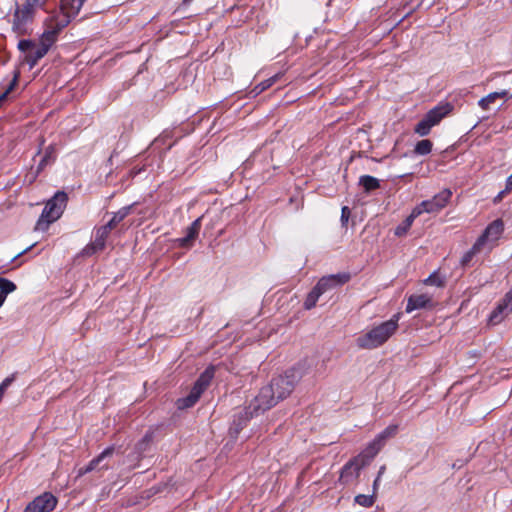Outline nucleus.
<instances>
[{
    "label": "nucleus",
    "mask_w": 512,
    "mask_h": 512,
    "mask_svg": "<svg viewBox=\"0 0 512 512\" xmlns=\"http://www.w3.org/2000/svg\"><path fill=\"white\" fill-rule=\"evenodd\" d=\"M278 402L279 400L271 387L268 385L262 387L249 406L244 411L234 415L233 426L230 428L231 433L238 434L246 421L260 413H264Z\"/></svg>",
    "instance_id": "f257e3e1"
},
{
    "label": "nucleus",
    "mask_w": 512,
    "mask_h": 512,
    "mask_svg": "<svg viewBox=\"0 0 512 512\" xmlns=\"http://www.w3.org/2000/svg\"><path fill=\"white\" fill-rule=\"evenodd\" d=\"M400 314H394L389 320L373 327L356 340L357 346L362 349H375L383 345L397 330Z\"/></svg>",
    "instance_id": "f03ea898"
},
{
    "label": "nucleus",
    "mask_w": 512,
    "mask_h": 512,
    "mask_svg": "<svg viewBox=\"0 0 512 512\" xmlns=\"http://www.w3.org/2000/svg\"><path fill=\"white\" fill-rule=\"evenodd\" d=\"M68 202V196L64 191H58L47 201L36 223L35 230L45 231L49 225L58 220L63 214Z\"/></svg>",
    "instance_id": "7ed1b4c3"
},
{
    "label": "nucleus",
    "mask_w": 512,
    "mask_h": 512,
    "mask_svg": "<svg viewBox=\"0 0 512 512\" xmlns=\"http://www.w3.org/2000/svg\"><path fill=\"white\" fill-rule=\"evenodd\" d=\"M303 375L302 365L298 364L287 370L284 375L273 378L268 386L273 389L276 397L281 401L292 393L295 385L300 381Z\"/></svg>",
    "instance_id": "20e7f679"
},
{
    "label": "nucleus",
    "mask_w": 512,
    "mask_h": 512,
    "mask_svg": "<svg viewBox=\"0 0 512 512\" xmlns=\"http://www.w3.org/2000/svg\"><path fill=\"white\" fill-rule=\"evenodd\" d=\"M215 374V368L213 366L207 367L198 377L194 383L190 393L181 399H178L177 405L180 409H186L194 406L201 397L202 393L210 385Z\"/></svg>",
    "instance_id": "39448f33"
},
{
    "label": "nucleus",
    "mask_w": 512,
    "mask_h": 512,
    "mask_svg": "<svg viewBox=\"0 0 512 512\" xmlns=\"http://www.w3.org/2000/svg\"><path fill=\"white\" fill-rule=\"evenodd\" d=\"M365 466H367V460H363V456H355L350 459L341 469L339 482L343 485L355 483Z\"/></svg>",
    "instance_id": "423d86ee"
},
{
    "label": "nucleus",
    "mask_w": 512,
    "mask_h": 512,
    "mask_svg": "<svg viewBox=\"0 0 512 512\" xmlns=\"http://www.w3.org/2000/svg\"><path fill=\"white\" fill-rule=\"evenodd\" d=\"M452 192L449 189H443L436 194L432 199L424 200L418 204L415 209L420 212V215L426 213H436L442 210L449 202Z\"/></svg>",
    "instance_id": "0eeeda50"
},
{
    "label": "nucleus",
    "mask_w": 512,
    "mask_h": 512,
    "mask_svg": "<svg viewBox=\"0 0 512 512\" xmlns=\"http://www.w3.org/2000/svg\"><path fill=\"white\" fill-rule=\"evenodd\" d=\"M68 24V17H55L52 19L49 24V28L41 35L39 45L43 48H47V51H49L50 47L55 43L58 33Z\"/></svg>",
    "instance_id": "6e6552de"
},
{
    "label": "nucleus",
    "mask_w": 512,
    "mask_h": 512,
    "mask_svg": "<svg viewBox=\"0 0 512 512\" xmlns=\"http://www.w3.org/2000/svg\"><path fill=\"white\" fill-rule=\"evenodd\" d=\"M56 504V497L46 492L30 502L24 512H51L56 507Z\"/></svg>",
    "instance_id": "1a4fd4ad"
},
{
    "label": "nucleus",
    "mask_w": 512,
    "mask_h": 512,
    "mask_svg": "<svg viewBox=\"0 0 512 512\" xmlns=\"http://www.w3.org/2000/svg\"><path fill=\"white\" fill-rule=\"evenodd\" d=\"M34 16L32 12L23 10L20 6H17L12 21V30L18 36L27 33V25L33 21Z\"/></svg>",
    "instance_id": "9d476101"
},
{
    "label": "nucleus",
    "mask_w": 512,
    "mask_h": 512,
    "mask_svg": "<svg viewBox=\"0 0 512 512\" xmlns=\"http://www.w3.org/2000/svg\"><path fill=\"white\" fill-rule=\"evenodd\" d=\"M114 452V446H109L104 449L97 457L92 459L85 467L80 468L78 471V476H82L94 470H107L109 466L106 463H103L104 460L108 457H111Z\"/></svg>",
    "instance_id": "9b49d317"
},
{
    "label": "nucleus",
    "mask_w": 512,
    "mask_h": 512,
    "mask_svg": "<svg viewBox=\"0 0 512 512\" xmlns=\"http://www.w3.org/2000/svg\"><path fill=\"white\" fill-rule=\"evenodd\" d=\"M350 279V275L348 273H338V274H331L328 276L322 277L315 287L321 291V294H324L328 290L343 285L346 282H348Z\"/></svg>",
    "instance_id": "f8f14e48"
},
{
    "label": "nucleus",
    "mask_w": 512,
    "mask_h": 512,
    "mask_svg": "<svg viewBox=\"0 0 512 512\" xmlns=\"http://www.w3.org/2000/svg\"><path fill=\"white\" fill-rule=\"evenodd\" d=\"M504 231V223L501 219H496L493 222H491L486 229L484 230L483 234L477 239V241H482V246L487 241H496L499 239L501 234Z\"/></svg>",
    "instance_id": "ddd939ff"
},
{
    "label": "nucleus",
    "mask_w": 512,
    "mask_h": 512,
    "mask_svg": "<svg viewBox=\"0 0 512 512\" xmlns=\"http://www.w3.org/2000/svg\"><path fill=\"white\" fill-rule=\"evenodd\" d=\"M86 0H70L68 2L62 0L60 5V14L56 17H68L69 22L78 15Z\"/></svg>",
    "instance_id": "4468645a"
},
{
    "label": "nucleus",
    "mask_w": 512,
    "mask_h": 512,
    "mask_svg": "<svg viewBox=\"0 0 512 512\" xmlns=\"http://www.w3.org/2000/svg\"><path fill=\"white\" fill-rule=\"evenodd\" d=\"M433 307V300L427 294L411 295L408 298L406 305V312L410 313L417 309L431 308Z\"/></svg>",
    "instance_id": "2eb2a0df"
},
{
    "label": "nucleus",
    "mask_w": 512,
    "mask_h": 512,
    "mask_svg": "<svg viewBox=\"0 0 512 512\" xmlns=\"http://www.w3.org/2000/svg\"><path fill=\"white\" fill-rule=\"evenodd\" d=\"M451 110L452 106L449 103L440 104L429 110L424 116L432 125L436 126Z\"/></svg>",
    "instance_id": "dca6fc26"
},
{
    "label": "nucleus",
    "mask_w": 512,
    "mask_h": 512,
    "mask_svg": "<svg viewBox=\"0 0 512 512\" xmlns=\"http://www.w3.org/2000/svg\"><path fill=\"white\" fill-rule=\"evenodd\" d=\"M201 220L202 217L194 220L189 227L186 229V235L177 239V242L180 247H189L192 242L196 239L201 229Z\"/></svg>",
    "instance_id": "f3484780"
},
{
    "label": "nucleus",
    "mask_w": 512,
    "mask_h": 512,
    "mask_svg": "<svg viewBox=\"0 0 512 512\" xmlns=\"http://www.w3.org/2000/svg\"><path fill=\"white\" fill-rule=\"evenodd\" d=\"M384 444L375 437L373 441H371L366 449L360 453L358 456H363V460H367V465L371 462V460L379 453V451L383 448Z\"/></svg>",
    "instance_id": "a211bd4d"
},
{
    "label": "nucleus",
    "mask_w": 512,
    "mask_h": 512,
    "mask_svg": "<svg viewBox=\"0 0 512 512\" xmlns=\"http://www.w3.org/2000/svg\"><path fill=\"white\" fill-rule=\"evenodd\" d=\"M136 203H133L128 206H124L121 209H119L117 212H115L111 218V220L105 224L110 231L114 229L122 220H124L130 213L132 208L135 206Z\"/></svg>",
    "instance_id": "6ab92c4d"
},
{
    "label": "nucleus",
    "mask_w": 512,
    "mask_h": 512,
    "mask_svg": "<svg viewBox=\"0 0 512 512\" xmlns=\"http://www.w3.org/2000/svg\"><path fill=\"white\" fill-rule=\"evenodd\" d=\"M47 53V48H43L42 46L38 45L26 54L24 60L29 65V68L32 69Z\"/></svg>",
    "instance_id": "aec40b11"
},
{
    "label": "nucleus",
    "mask_w": 512,
    "mask_h": 512,
    "mask_svg": "<svg viewBox=\"0 0 512 512\" xmlns=\"http://www.w3.org/2000/svg\"><path fill=\"white\" fill-rule=\"evenodd\" d=\"M420 215V212L416 210L415 208L412 210L411 214L402 221L401 224H399L395 229V235L398 237L404 236L410 227L412 226L414 220Z\"/></svg>",
    "instance_id": "412c9836"
},
{
    "label": "nucleus",
    "mask_w": 512,
    "mask_h": 512,
    "mask_svg": "<svg viewBox=\"0 0 512 512\" xmlns=\"http://www.w3.org/2000/svg\"><path fill=\"white\" fill-rule=\"evenodd\" d=\"M17 289L16 284L4 277H0V308L4 304L7 296Z\"/></svg>",
    "instance_id": "4be33fe9"
},
{
    "label": "nucleus",
    "mask_w": 512,
    "mask_h": 512,
    "mask_svg": "<svg viewBox=\"0 0 512 512\" xmlns=\"http://www.w3.org/2000/svg\"><path fill=\"white\" fill-rule=\"evenodd\" d=\"M508 94L507 91H501V92H492L488 94L487 96L481 98L478 102V105L484 109L488 110L490 109L491 104H493L498 98H504Z\"/></svg>",
    "instance_id": "5701e85b"
},
{
    "label": "nucleus",
    "mask_w": 512,
    "mask_h": 512,
    "mask_svg": "<svg viewBox=\"0 0 512 512\" xmlns=\"http://www.w3.org/2000/svg\"><path fill=\"white\" fill-rule=\"evenodd\" d=\"M55 156V147L53 145H49L44 152L42 159L37 167V173H40L48 164L54 162Z\"/></svg>",
    "instance_id": "b1692460"
},
{
    "label": "nucleus",
    "mask_w": 512,
    "mask_h": 512,
    "mask_svg": "<svg viewBox=\"0 0 512 512\" xmlns=\"http://www.w3.org/2000/svg\"><path fill=\"white\" fill-rule=\"evenodd\" d=\"M359 185H361L366 192H371L380 187V182L373 176L363 175L359 178Z\"/></svg>",
    "instance_id": "393cba45"
},
{
    "label": "nucleus",
    "mask_w": 512,
    "mask_h": 512,
    "mask_svg": "<svg viewBox=\"0 0 512 512\" xmlns=\"http://www.w3.org/2000/svg\"><path fill=\"white\" fill-rule=\"evenodd\" d=\"M110 232L111 231L104 225L97 229L95 240L93 241L94 247H96V249H104L106 239Z\"/></svg>",
    "instance_id": "a878e982"
},
{
    "label": "nucleus",
    "mask_w": 512,
    "mask_h": 512,
    "mask_svg": "<svg viewBox=\"0 0 512 512\" xmlns=\"http://www.w3.org/2000/svg\"><path fill=\"white\" fill-rule=\"evenodd\" d=\"M321 295V291L314 286L304 301V308L306 310L314 308Z\"/></svg>",
    "instance_id": "bb28decb"
},
{
    "label": "nucleus",
    "mask_w": 512,
    "mask_h": 512,
    "mask_svg": "<svg viewBox=\"0 0 512 512\" xmlns=\"http://www.w3.org/2000/svg\"><path fill=\"white\" fill-rule=\"evenodd\" d=\"M376 501V493L374 491L370 495L358 494L354 498V502L362 507L368 508L374 505Z\"/></svg>",
    "instance_id": "cd10ccee"
},
{
    "label": "nucleus",
    "mask_w": 512,
    "mask_h": 512,
    "mask_svg": "<svg viewBox=\"0 0 512 512\" xmlns=\"http://www.w3.org/2000/svg\"><path fill=\"white\" fill-rule=\"evenodd\" d=\"M482 248V241H476L474 245L463 255L461 259V264L463 266H467L473 257L480 252Z\"/></svg>",
    "instance_id": "c85d7f7f"
},
{
    "label": "nucleus",
    "mask_w": 512,
    "mask_h": 512,
    "mask_svg": "<svg viewBox=\"0 0 512 512\" xmlns=\"http://www.w3.org/2000/svg\"><path fill=\"white\" fill-rule=\"evenodd\" d=\"M432 127V123L428 121V119L424 116L415 126L414 132L419 136H426L430 133Z\"/></svg>",
    "instance_id": "c756f323"
},
{
    "label": "nucleus",
    "mask_w": 512,
    "mask_h": 512,
    "mask_svg": "<svg viewBox=\"0 0 512 512\" xmlns=\"http://www.w3.org/2000/svg\"><path fill=\"white\" fill-rule=\"evenodd\" d=\"M432 147L433 143L428 139H424L415 145L414 152L418 155H427L431 152Z\"/></svg>",
    "instance_id": "7c9ffc66"
},
{
    "label": "nucleus",
    "mask_w": 512,
    "mask_h": 512,
    "mask_svg": "<svg viewBox=\"0 0 512 512\" xmlns=\"http://www.w3.org/2000/svg\"><path fill=\"white\" fill-rule=\"evenodd\" d=\"M398 431V425L391 424L387 426L382 432H380L376 437L385 445L387 439L395 436Z\"/></svg>",
    "instance_id": "2f4dec72"
},
{
    "label": "nucleus",
    "mask_w": 512,
    "mask_h": 512,
    "mask_svg": "<svg viewBox=\"0 0 512 512\" xmlns=\"http://www.w3.org/2000/svg\"><path fill=\"white\" fill-rule=\"evenodd\" d=\"M444 283V279L437 272H433L428 276V278L424 280V284L433 285L436 287H442L444 286Z\"/></svg>",
    "instance_id": "473e14b6"
},
{
    "label": "nucleus",
    "mask_w": 512,
    "mask_h": 512,
    "mask_svg": "<svg viewBox=\"0 0 512 512\" xmlns=\"http://www.w3.org/2000/svg\"><path fill=\"white\" fill-rule=\"evenodd\" d=\"M279 78V75H274L264 81H262L261 83H259L255 88L254 90L256 91V93H261L263 91H265L266 89L270 88Z\"/></svg>",
    "instance_id": "72a5a7b5"
},
{
    "label": "nucleus",
    "mask_w": 512,
    "mask_h": 512,
    "mask_svg": "<svg viewBox=\"0 0 512 512\" xmlns=\"http://www.w3.org/2000/svg\"><path fill=\"white\" fill-rule=\"evenodd\" d=\"M151 442V435L146 434L135 446V450L141 455L149 446Z\"/></svg>",
    "instance_id": "f704fd0d"
},
{
    "label": "nucleus",
    "mask_w": 512,
    "mask_h": 512,
    "mask_svg": "<svg viewBox=\"0 0 512 512\" xmlns=\"http://www.w3.org/2000/svg\"><path fill=\"white\" fill-rule=\"evenodd\" d=\"M36 47L35 43L31 40L23 39L18 43V49L21 52L29 53L32 49Z\"/></svg>",
    "instance_id": "c9c22d12"
},
{
    "label": "nucleus",
    "mask_w": 512,
    "mask_h": 512,
    "mask_svg": "<svg viewBox=\"0 0 512 512\" xmlns=\"http://www.w3.org/2000/svg\"><path fill=\"white\" fill-rule=\"evenodd\" d=\"M504 316L505 315L502 313V311H498V308L495 307V309L490 314L489 322L493 325L498 324L502 321Z\"/></svg>",
    "instance_id": "e433bc0d"
},
{
    "label": "nucleus",
    "mask_w": 512,
    "mask_h": 512,
    "mask_svg": "<svg viewBox=\"0 0 512 512\" xmlns=\"http://www.w3.org/2000/svg\"><path fill=\"white\" fill-rule=\"evenodd\" d=\"M15 380V374H12L11 376H8L5 378L1 384H0V401L2 400L5 390L12 384V382Z\"/></svg>",
    "instance_id": "4c0bfd02"
},
{
    "label": "nucleus",
    "mask_w": 512,
    "mask_h": 512,
    "mask_svg": "<svg viewBox=\"0 0 512 512\" xmlns=\"http://www.w3.org/2000/svg\"><path fill=\"white\" fill-rule=\"evenodd\" d=\"M386 471V466L385 465H382L380 468H379V471L377 473V476L373 482V491L374 493H377V490L379 488V485H380V481H381V478L382 476L384 475Z\"/></svg>",
    "instance_id": "58836bf2"
},
{
    "label": "nucleus",
    "mask_w": 512,
    "mask_h": 512,
    "mask_svg": "<svg viewBox=\"0 0 512 512\" xmlns=\"http://www.w3.org/2000/svg\"><path fill=\"white\" fill-rule=\"evenodd\" d=\"M25 1L27 2V5L34 8V10L44 8V6L47 2V0H25Z\"/></svg>",
    "instance_id": "ea45409f"
},
{
    "label": "nucleus",
    "mask_w": 512,
    "mask_h": 512,
    "mask_svg": "<svg viewBox=\"0 0 512 512\" xmlns=\"http://www.w3.org/2000/svg\"><path fill=\"white\" fill-rule=\"evenodd\" d=\"M351 211L347 206L342 207L341 209V222L342 225H346L349 217H350Z\"/></svg>",
    "instance_id": "a19ab883"
},
{
    "label": "nucleus",
    "mask_w": 512,
    "mask_h": 512,
    "mask_svg": "<svg viewBox=\"0 0 512 512\" xmlns=\"http://www.w3.org/2000/svg\"><path fill=\"white\" fill-rule=\"evenodd\" d=\"M97 251H100V249H96V247H94V243L92 242L90 245H87L83 249L82 254L85 256H91Z\"/></svg>",
    "instance_id": "79ce46f5"
},
{
    "label": "nucleus",
    "mask_w": 512,
    "mask_h": 512,
    "mask_svg": "<svg viewBox=\"0 0 512 512\" xmlns=\"http://www.w3.org/2000/svg\"><path fill=\"white\" fill-rule=\"evenodd\" d=\"M503 304H506L508 309L512 311V291L506 293L505 297L501 301Z\"/></svg>",
    "instance_id": "37998d69"
},
{
    "label": "nucleus",
    "mask_w": 512,
    "mask_h": 512,
    "mask_svg": "<svg viewBox=\"0 0 512 512\" xmlns=\"http://www.w3.org/2000/svg\"><path fill=\"white\" fill-rule=\"evenodd\" d=\"M496 307L498 308V311L501 310L504 315H508L511 312L506 304H503L502 302H500Z\"/></svg>",
    "instance_id": "c03bdc74"
},
{
    "label": "nucleus",
    "mask_w": 512,
    "mask_h": 512,
    "mask_svg": "<svg viewBox=\"0 0 512 512\" xmlns=\"http://www.w3.org/2000/svg\"><path fill=\"white\" fill-rule=\"evenodd\" d=\"M20 7L27 12H32L33 16L35 15L36 10H34V8H32L31 6H28L26 1Z\"/></svg>",
    "instance_id": "a18cd8bd"
},
{
    "label": "nucleus",
    "mask_w": 512,
    "mask_h": 512,
    "mask_svg": "<svg viewBox=\"0 0 512 512\" xmlns=\"http://www.w3.org/2000/svg\"><path fill=\"white\" fill-rule=\"evenodd\" d=\"M31 248H32V246L27 247V248H26V249H24L23 251H21V252L17 253L16 255H14V256L11 258L10 262L15 261L18 257H20V256H22L23 254H25V253H26L28 250H30Z\"/></svg>",
    "instance_id": "49530a36"
},
{
    "label": "nucleus",
    "mask_w": 512,
    "mask_h": 512,
    "mask_svg": "<svg viewBox=\"0 0 512 512\" xmlns=\"http://www.w3.org/2000/svg\"><path fill=\"white\" fill-rule=\"evenodd\" d=\"M510 190H512V174L507 178L506 187H505V191H510Z\"/></svg>",
    "instance_id": "de8ad7c7"
},
{
    "label": "nucleus",
    "mask_w": 512,
    "mask_h": 512,
    "mask_svg": "<svg viewBox=\"0 0 512 512\" xmlns=\"http://www.w3.org/2000/svg\"><path fill=\"white\" fill-rule=\"evenodd\" d=\"M505 192H506L505 190H504V191H501V192L498 194V196L495 198V201H497L498 199H501V198H502V196H503V194H504Z\"/></svg>",
    "instance_id": "09e8293b"
},
{
    "label": "nucleus",
    "mask_w": 512,
    "mask_h": 512,
    "mask_svg": "<svg viewBox=\"0 0 512 512\" xmlns=\"http://www.w3.org/2000/svg\"><path fill=\"white\" fill-rule=\"evenodd\" d=\"M192 0H183V4L184 5H189L191 3Z\"/></svg>",
    "instance_id": "8fccbe9b"
}]
</instances>
